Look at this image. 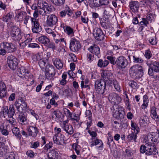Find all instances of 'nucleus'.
<instances>
[{
	"mask_svg": "<svg viewBox=\"0 0 159 159\" xmlns=\"http://www.w3.org/2000/svg\"><path fill=\"white\" fill-rule=\"evenodd\" d=\"M140 150L141 153H145L147 156L156 155L158 153L156 146L149 143H146L144 145H142L140 147Z\"/></svg>",
	"mask_w": 159,
	"mask_h": 159,
	"instance_id": "nucleus-1",
	"label": "nucleus"
},
{
	"mask_svg": "<svg viewBox=\"0 0 159 159\" xmlns=\"http://www.w3.org/2000/svg\"><path fill=\"white\" fill-rule=\"evenodd\" d=\"M143 67L138 65L131 66L129 70V73L131 77L136 78L140 75H143Z\"/></svg>",
	"mask_w": 159,
	"mask_h": 159,
	"instance_id": "nucleus-2",
	"label": "nucleus"
},
{
	"mask_svg": "<svg viewBox=\"0 0 159 159\" xmlns=\"http://www.w3.org/2000/svg\"><path fill=\"white\" fill-rule=\"evenodd\" d=\"M17 111L19 112L25 111L27 109V106L25 99L22 97L16 100L14 104Z\"/></svg>",
	"mask_w": 159,
	"mask_h": 159,
	"instance_id": "nucleus-3",
	"label": "nucleus"
},
{
	"mask_svg": "<svg viewBox=\"0 0 159 159\" xmlns=\"http://www.w3.org/2000/svg\"><path fill=\"white\" fill-rule=\"evenodd\" d=\"M106 83L101 80H98L95 82V89L97 93L99 94H103L106 89Z\"/></svg>",
	"mask_w": 159,
	"mask_h": 159,
	"instance_id": "nucleus-4",
	"label": "nucleus"
},
{
	"mask_svg": "<svg viewBox=\"0 0 159 159\" xmlns=\"http://www.w3.org/2000/svg\"><path fill=\"white\" fill-rule=\"evenodd\" d=\"M10 35L12 39L15 41H20L22 37L20 30L16 26L12 27Z\"/></svg>",
	"mask_w": 159,
	"mask_h": 159,
	"instance_id": "nucleus-5",
	"label": "nucleus"
},
{
	"mask_svg": "<svg viewBox=\"0 0 159 159\" xmlns=\"http://www.w3.org/2000/svg\"><path fill=\"white\" fill-rule=\"evenodd\" d=\"M108 98L109 101L114 105L118 104L121 101V97L115 92L111 93L109 95Z\"/></svg>",
	"mask_w": 159,
	"mask_h": 159,
	"instance_id": "nucleus-6",
	"label": "nucleus"
},
{
	"mask_svg": "<svg viewBox=\"0 0 159 159\" xmlns=\"http://www.w3.org/2000/svg\"><path fill=\"white\" fill-rule=\"evenodd\" d=\"M45 70L46 78L48 80H51L56 74L54 67L52 65H47Z\"/></svg>",
	"mask_w": 159,
	"mask_h": 159,
	"instance_id": "nucleus-7",
	"label": "nucleus"
},
{
	"mask_svg": "<svg viewBox=\"0 0 159 159\" xmlns=\"http://www.w3.org/2000/svg\"><path fill=\"white\" fill-rule=\"evenodd\" d=\"M7 63L9 67L12 70L16 69L18 65L17 59L14 56L11 55L7 58Z\"/></svg>",
	"mask_w": 159,
	"mask_h": 159,
	"instance_id": "nucleus-8",
	"label": "nucleus"
},
{
	"mask_svg": "<svg viewBox=\"0 0 159 159\" xmlns=\"http://www.w3.org/2000/svg\"><path fill=\"white\" fill-rule=\"evenodd\" d=\"M116 63L117 67L121 69L125 68L128 64L127 59L123 56L118 57L116 59Z\"/></svg>",
	"mask_w": 159,
	"mask_h": 159,
	"instance_id": "nucleus-9",
	"label": "nucleus"
},
{
	"mask_svg": "<svg viewBox=\"0 0 159 159\" xmlns=\"http://www.w3.org/2000/svg\"><path fill=\"white\" fill-rule=\"evenodd\" d=\"M81 45L80 42L75 39L70 40V48L72 52H76L81 48Z\"/></svg>",
	"mask_w": 159,
	"mask_h": 159,
	"instance_id": "nucleus-10",
	"label": "nucleus"
},
{
	"mask_svg": "<svg viewBox=\"0 0 159 159\" xmlns=\"http://www.w3.org/2000/svg\"><path fill=\"white\" fill-rule=\"evenodd\" d=\"M0 47L4 48L9 53H12L16 50L13 44L7 42H3L0 44Z\"/></svg>",
	"mask_w": 159,
	"mask_h": 159,
	"instance_id": "nucleus-11",
	"label": "nucleus"
},
{
	"mask_svg": "<svg viewBox=\"0 0 159 159\" xmlns=\"http://www.w3.org/2000/svg\"><path fill=\"white\" fill-rule=\"evenodd\" d=\"M93 34L95 39L98 41L103 40L105 36L102 31L100 28H95L93 30Z\"/></svg>",
	"mask_w": 159,
	"mask_h": 159,
	"instance_id": "nucleus-12",
	"label": "nucleus"
},
{
	"mask_svg": "<svg viewBox=\"0 0 159 159\" xmlns=\"http://www.w3.org/2000/svg\"><path fill=\"white\" fill-rule=\"evenodd\" d=\"M58 21L57 17L54 14L48 16L47 20V24L50 27H52L55 25Z\"/></svg>",
	"mask_w": 159,
	"mask_h": 159,
	"instance_id": "nucleus-13",
	"label": "nucleus"
},
{
	"mask_svg": "<svg viewBox=\"0 0 159 159\" xmlns=\"http://www.w3.org/2000/svg\"><path fill=\"white\" fill-rule=\"evenodd\" d=\"M31 20L34 25L32 28L33 32L34 33H37L40 32L42 29L41 27L40 26L38 20L34 18H31Z\"/></svg>",
	"mask_w": 159,
	"mask_h": 159,
	"instance_id": "nucleus-14",
	"label": "nucleus"
},
{
	"mask_svg": "<svg viewBox=\"0 0 159 159\" xmlns=\"http://www.w3.org/2000/svg\"><path fill=\"white\" fill-rule=\"evenodd\" d=\"M65 136L62 134L55 135L53 137L54 143L60 145H63L65 143Z\"/></svg>",
	"mask_w": 159,
	"mask_h": 159,
	"instance_id": "nucleus-15",
	"label": "nucleus"
},
{
	"mask_svg": "<svg viewBox=\"0 0 159 159\" xmlns=\"http://www.w3.org/2000/svg\"><path fill=\"white\" fill-rule=\"evenodd\" d=\"M45 4H44L42 8H40V9L38 11L39 14L42 16H46L47 14H49L52 11L51 6L48 5L46 2H45Z\"/></svg>",
	"mask_w": 159,
	"mask_h": 159,
	"instance_id": "nucleus-16",
	"label": "nucleus"
},
{
	"mask_svg": "<svg viewBox=\"0 0 159 159\" xmlns=\"http://www.w3.org/2000/svg\"><path fill=\"white\" fill-rule=\"evenodd\" d=\"M27 130L28 135L34 138L36 137L39 133L38 129L36 127L30 126L27 128Z\"/></svg>",
	"mask_w": 159,
	"mask_h": 159,
	"instance_id": "nucleus-17",
	"label": "nucleus"
},
{
	"mask_svg": "<svg viewBox=\"0 0 159 159\" xmlns=\"http://www.w3.org/2000/svg\"><path fill=\"white\" fill-rule=\"evenodd\" d=\"M113 76L111 72L108 71H104L101 73V80H102L103 81L106 82L108 80L110 81L111 79H112Z\"/></svg>",
	"mask_w": 159,
	"mask_h": 159,
	"instance_id": "nucleus-18",
	"label": "nucleus"
},
{
	"mask_svg": "<svg viewBox=\"0 0 159 159\" xmlns=\"http://www.w3.org/2000/svg\"><path fill=\"white\" fill-rule=\"evenodd\" d=\"M8 153L7 146L4 142H0V157L6 156Z\"/></svg>",
	"mask_w": 159,
	"mask_h": 159,
	"instance_id": "nucleus-19",
	"label": "nucleus"
},
{
	"mask_svg": "<svg viewBox=\"0 0 159 159\" xmlns=\"http://www.w3.org/2000/svg\"><path fill=\"white\" fill-rule=\"evenodd\" d=\"M139 5V2L137 1H131L129 3L130 9L133 12H138Z\"/></svg>",
	"mask_w": 159,
	"mask_h": 159,
	"instance_id": "nucleus-20",
	"label": "nucleus"
},
{
	"mask_svg": "<svg viewBox=\"0 0 159 159\" xmlns=\"http://www.w3.org/2000/svg\"><path fill=\"white\" fill-rule=\"evenodd\" d=\"M89 50L93 54L96 55H98L100 53L99 47L96 45H94L93 46H91L88 48Z\"/></svg>",
	"mask_w": 159,
	"mask_h": 159,
	"instance_id": "nucleus-21",
	"label": "nucleus"
},
{
	"mask_svg": "<svg viewBox=\"0 0 159 159\" xmlns=\"http://www.w3.org/2000/svg\"><path fill=\"white\" fill-rule=\"evenodd\" d=\"M150 67L152 69L154 72H159V61H152L150 64Z\"/></svg>",
	"mask_w": 159,
	"mask_h": 159,
	"instance_id": "nucleus-22",
	"label": "nucleus"
},
{
	"mask_svg": "<svg viewBox=\"0 0 159 159\" xmlns=\"http://www.w3.org/2000/svg\"><path fill=\"white\" fill-rule=\"evenodd\" d=\"M158 132L152 133L149 136L150 139L153 142L157 143L159 141V130Z\"/></svg>",
	"mask_w": 159,
	"mask_h": 159,
	"instance_id": "nucleus-23",
	"label": "nucleus"
},
{
	"mask_svg": "<svg viewBox=\"0 0 159 159\" xmlns=\"http://www.w3.org/2000/svg\"><path fill=\"white\" fill-rule=\"evenodd\" d=\"M156 108L152 107L151 110V116L152 118L156 121H159V116L157 114Z\"/></svg>",
	"mask_w": 159,
	"mask_h": 159,
	"instance_id": "nucleus-24",
	"label": "nucleus"
},
{
	"mask_svg": "<svg viewBox=\"0 0 159 159\" xmlns=\"http://www.w3.org/2000/svg\"><path fill=\"white\" fill-rule=\"evenodd\" d=\"M114 12V10L111 7H107L104 9L103 14L104 15L109 17L113 15Z\"/></svg>",
	"mask_w": 159,
	"mask_h": 159,
	"instance_id": "nucleus-25",
	"label": "nucleus"
},
{
	"mask_svg": "<svg viewBox=\"0 0 159 159\" xmlns=\"http://www.w3.org/2000/svg\"><path fill=\"white\" fill-rule=\"evenodd\" d=\"M88 3L89 6L92 8L100 7L99 0H89Z\"/></svg>",
	"mask_w": 159,
	"mask_h": 159,
	"instance_id": "nucleus-26",
	"label": "nucleus"
},
{
	"mask_svg": "<svg viewBox=\"0 0 159 159\" xmlns=\"http://www.w3.org/2000/svg\"><path fill=\"white\" fill-rule=\"evenodd\" d=\"M60 13V16L62 17L65 16L66 14L68 16H70L73 13L72 11L68 7H66L65 10L61 11Z\"/></svg>",
	"mask_w": 159,
	"mask_h": 159,
	"instance_id": "nucleus-27",
	"label": "nucleus"
},
{
	"mask_svg": "<svg viewBox=\"0 0 159 159\" xmlns=\"http://www.w3.org/2000/svg\"><path fill=\"white\" fill-rule=\"evenodd\" d=\"M92 141L90 142V146L92 147L94 146H96L99 144H101L99 147H102L103 146V143H102L101 140L98 139H95V138H92Z\"/></svg>",
	"mask_w": 159,
	"mask_h": 159,
	"instance_id": "nucleus-28",
	"label": "nucleus"
},
{
	"mask_svg": "<svg viewBox=\"0 0 159 159\" xmlns=\"http://www.w3.org/2000/svg\"><path fill=\"white\" fill-rule=\"evenodd\" d=\"M52 61L54 62V65L57 69H61L62 68L63 64L61 60L58 58H56L55 59H53Z\"/></svg>",
	"mask_w": 159,
	"mask_h": 159,
	"instance_id": "nucleus-29",
	"label": "nucleus"
},
{
	"mask_svg": "<svg viewBox=\"0 0 159 159\" xmlns=\"http://www.w3.org/2000/svg\"><path fill=\"white\" fill-rule=\"evenodd\" d=\"M63 129L69 134H72L74 132V130L72 126L69 125H67L62 126Z\"/></svg>",
	"mask_w": 159,
	"mask_h": 159,
	"instance_id": "nucleus-30",
	"label": "nucleus"
},
{
	"mask_svg": "<svg viewBox=\"0 0 159 159\" xmlns=\"http://www.w3.org/2000/svg\"><path fill=\"white\" fill-rule=\"evenodd\" d=\"M149 24V23L145 18H142V20L139 23V25L140 26L139 29H141V31H142L143 28L145 26H147Z\"/></svg>",
	"mask_w": 159,
	"mask_h": 159,
	"instance_id": "nucleus-31",
	"label": "nucleus"
},
{
	"mask_svg": "<svg viewBox=\"0 0 159 159\" xmlns=\"http://www.w3.org/2000/svg\"><path fill=\"white\" fill-rule=\"evenodd\" d=\"M148 117L145 115L141 117L139 120V124L141 126H145L147 124Z\"/></svg>",
	"mask_w": 159,
	"mask_h": 159,
	"instance_id": "nucleus-32",
	"label": "nucleus"
},
{
	"mask_svg": "<svg viewBox=\"0 0 159 159\" xmlns=\"http://www.w3.org/2000/svg\"><path fill=\"white\" fill-rule=\"evenodd\" d=\"M109 64V61L107 60L103 61L102 59H99L98 62V66L100 67H105Z\"/></svg>",
	"mask_w": 159,
	"mask_h": 159,
	"instance_id": "nucleus-33",
	"label": "nucleus"
},
{
	"mask_svg": "<svg viewBox=\"0 0 159 159\" xmlns=\"http://www.w3.org/2000/svg\"><path fill=\"white\" fill-rule=\"evenodd\" d=\"M12 132L13 134L18 139H20L21 137V135L19 128L17 127L13 128L12 129Z\"/></svg>",
	"mask_w": 159,
	"mask_h": 159,
	"instance_id": "nucleus-34",
	"label": "nucleus"
},
{
	"mask_svg": "<svg viewBox=\"0 0 159 159\" xmlns=\"http://www.w3.org/2000/svg\"><path fill=\"white\" fill-rule=\"evenodd\" d=\"M137 135L136 134L134 133L133 132H132L130 134H129L127 137L128 140L129 141H134L135 142H137L136 139H137Z\"/></svg>",
	"mask_w": 159,
	"mask_h": 159,
	"instance_id": "nucleus-35",
	"label": "nucleus"
},
{
	"mask_svg": "<svg viewBox=\"0 0 159 159\" xmlns=\"http://www.w3.org/2000/svg\"><path fill=\"white\" fill-rule=\"evenodd\" d=\"M46 47L48 48H51L53 50L56 49L57 46H56L55 43L52 42H51L49 39L47 43L45 45Z\"/></svg>",
	"mask_w": 159,
	"mask_h": 159,
	"instance_id": "nucleus-36",
	"label": "nucleus"
},
{
	"mask_svg": "<svg viewBox=\"0 0 159 159\" xmlns=\"http://www.w3.org/2000/svg\"><path fill=\"white\" fill-rule=\"evenodd\" d=\"M49 40L47 36L42 35L38 38V40L41 43L45 46Z\"/></svg>",
	"mask_w": 159,
	"mask_h": 159,
	"instance_id": "nucleus-37",
	"label": "nucleus"
},
{
	"mask_svg": "<svg viewBox=\"0 0 159 159\" xmlns=\"http://www.w3.org/2000/svg\"><path fill=\"white\" fill-rule=\"evenodd\" d=\"M27 13L26 12L21 11L16 16L17 20L19 21H22L24 19L25 16L26 17V15Z\"/></svg>",
	"mask_w": 159,
	"mask_h": 159,
	"instance_id": "nucleus-38",
	"label": "nucleus"
},
{
	"mask_svg": "<svg viewBox=\"0 0 159 159\" xmlns=\"http://www.w3.org/2000/svg\"><path fill=\"white\" fill-rule=\"evenodd\" d=\"M143 99V103L142 105V109H145L148 105L149 100L147 95H144Z\"/></svg>",
	"mask_w": 159,
	"mask_h": 159,
	"instance_id": "nucleus-39",
	"label": "nucleus"
},
{
	"mask_svg": "<svg viewBox=\"0 0 159 159\" xmlns=\"http://www.w3.org/2000/svg\"><path fill=\"white\" fill-rule=\"evenodd\" d=\"M111 81L113 83V86L116 91L120 92L121 91L120 87L118 82L116 80H113V81Z\"/></svg>",
	"mask_w": 159,
	"mask_h": 159,
	"instance_id": "nucleus-40",
	"label": "nucleus"
},
{
	"mask_svg": "<svg viewBox=\"0 0 159 159\" xmlns=\"http://www.w3.org/2000/svg\"><path fill=\"white\" fill-rule=\"evenodd\" d=\"M15 113V111L13 106H10L7 112V114L9 117H12Z\"/></svg>",
	"mask_w": 159,
	"mask_h": 159,
	"instance_id": "nucleus-41",
	"label": "nucleus"
},
{
	"mask_svg": "<svg viewBox=\"0 0 159 159\" xmlns=\"http://www.w3.org/2000/svg\"><path fill=\"white\" fill-rule=\"evenodd\" d=\"M18 122L22 125H24L26 122V118L25 116L22 115L19 116L18 119Z\"/></svg>",
	"mask_w": 159,
	"mask_h": 159,
	"instance_id": "nucleus-42",
	"label": "nucleus"
},
{
	"mask_svg": "<svg viewBox=\"0 0 159 159\" xmlns=\"http://www.w3.org/2000/svg\"><path fill=\"white\" fill-rule=\"evenodd\" d=\"M46 60L43 59H40L39 60L38 64L42 70L44 69L45 67L46 68V64L48 65L47 63H46Z\"/></svg>",
	"mask_w": 159,
	"mask_h": 159,
	"instance_id": "nucleus-43",
	"label": "nucleus"
},
{
	"mask_svg": "<svg viewBox=\"0 0 159 159\" xmlns=\"http://www.w3.org/2000/svg\"><path fill=\"white\" fill-rule=\"evenodd\" d=\"M51 1L57 6H61L64 4L65 0H51Z\"/></svg>",
	"mask_w": 159,
	"mask_h": 159,
	"instance_id": "nucleus-44",
	"label": "nucleus"
},
{
	"mask_svg": "<svg viewBox=\"0 0 159 159\" xmlns=\"http://www.w3.org/2000/svg\"><path fill=\"white\" fill-rule=\"evenodd\" d=\"M45 159H57L56 156V154L54 151H52L49 152L48 155V158Z\"/></svg>",
	"mask_w": 159,
	"mask_h": 159,
	"instance_id": "nucleus-45",
	"label": "nucleus"
},
{
	"mask_svg": "<svg viewBox=\"0 0 159 159\" xmlns=\"http://www.w3.org/2000/svg\"><path fill=\"white\" fill-rule=\"evenodd\" d=\"M100 21L101 26L105 29H107L109 26V22L108 21H106V20H101L100 19Z\"/></svg>",
	"mask_w": 159,
	"mask_h": 159,
	"instance_id": "nucleus-46",
	"label": "nucleus"
},
{
	"mask_svg": "<svg viewBox=\"0 0 159 159\" xmlns=\"http://www.w3.org/2000/svg\"><path fill=\"white\" fill-rule=\"evenodd\" d=\"M8 110V108L7 106H4L3 107V109H2V111L0 112L1 116H2V117L3 116L5 117V115H6L7 114V112Z\"/></svg>",
	"mask_w": 159,
	"mask_h": 159,
	"instance_id": "nucleus-47",
	"label": "nucleus"
},
{
	"mask_svg": "<svg viewBox=\"0 0 159 159\" xmlns=\"http://www.w3.org/2000/svg\"><path fill=\"white\" fill-rule=\"evenodd\" d=\"M64 30L68 35L71 34L73 33V30L70 27L66 26L64 28Z\"/></svg>",
	"mask_w": 159,
	"mask_h": 159,
	"instance_id": "nucleus-48",
	"label": "nucleus"
},
{
	"mask_svg": "<svg viewBox=\"0 0 159 159\" xmlns=\"http://www.w3.org/2000/svg\"><path fill=\"white\" fill-rule=\"evenodd\" d=\"M70 118L72 121L75 120L77 122H79L80 120V118L78 115V114L77 115L75 113H73L72 117Z\"/></svg>",
	"mask_w": 159,
	"mask_h": 159,
	"instance_id": "nucleus-49",
	"label": "nucleus"
},
{
	"mask_svg": "<svg viewBox=\"0 0 159 159\" xmlns=\"http://www.w3.org/2000/svg\"><path fill=\"white\" fill-rule=\"evenodd\" d=\"M128 84L129 86L133 89H136L138 88L137 84L134 80H130Z\"/></svg>",
	"mask_w": 159,
	"mask_h": 159,
	"instance_id": "nucleus-50",
	"label": "nucleus"
},
{
	"mask_svg": "<svg viewBox=\"0 0 159 159\" xmlns=\"http://www.w3.org/2000/svg\"><path fill=\"white\" fill-rule=\"evenodd\" d=\"M107 59L109 60L111 64L115 65L116 64V60L115 61L116 58L111 56H108L107 57Z\"/></svg>",
	"mask_w": 159,
	"mask_h": 159,
	"instance_id": "nucleus-51",
	"label": "nucleus"
},
{
	"mask_svg": "<svg viewBox=\"0 0 159 159\" xmlns=\"http://www.w3.org/2000/svg\"><path fill=\"white\" fill-rule=\"evenodd\" d=\"M149 41L150 44L152 45H156L157 42L156 40V36L150 38Z\"/></svg>",
	"mask_w": 159,
	"mask_h": 159,
	"instance_id": "nucleus-52",
	"label": "nucleus"
},
{
	"mask_svg": "<svg viewBox=\"0 0 159 159\" xmlns=\"http://www.w3.org/2000/svg\"><path fill=\"white\" fill-rule=\"evenodd\" d=\"M133 61L134 62L141 63L143 62V60L140 57H136L134 56H133Z\"/></svg>",
	"mask_w": 159,
	"mask_h": 159,
	"instance_id": "nucleus-53",
	"label": "nucleus"
},
{
	"mask_svg": "<svg viewBox=\"0 0 159 159\" xmlns=\"http://www.w3.org/2000/svg\"><path fill=\"white\" fill-rule=\"evenodd\" d=\"M125 93V103L127 107V108L129 109V106H130V103L129 101V99L128 98V97L127 95V94L125 93Z\"/></svg>",
	"mask_w": 159,
	"mask_h": 159,
	"instance_id": "nucleus-54",
	"label": "nucleus"
},
{
	"mask_svg": "<svg viewBox=\"0 0 159 159\" xmlns=\"http://www.w3.org/2000/svg\"><path fill=\"white\" fill-rule=\"evenodd\" d=\"M30 147L31 148L36 149L39 146V143L38 141L32 142L31 143Z\"/></svg>",
	"mask_w": 159,
	"mask_h": 159,
	"instance_id": "nucleus-55",
	"label": "nucleus"
},
{
	"mask_svg": "<svg viewBox=\"0 0 159 159\" xmlns=\"http://www.w3.org/2000/svg\"><path fill=\"white\" fill-rule=\"evenodd\" d=\"M12 17V15L10 13H8L7 15L5 16L3 18V21L7 22L9 19H10Z\"/></svg>",
	"mask_w": 159,
	"mask_h": 159,
	"instance_id": "nucleus-56",
	"label": "nucleus"
},
{
	"mask_svg": "<svg viewBox=\"0 0 159 159\" xmlns=\"http://www.w3.org/2000/svg\"><path fill=\"white\" fill-rule=\"evenodd\" d=\"M63 110L65 114H67L66 116H68V117L70 118L72 117L73 112H70L69 110L66 108H64Z\"/></svg>",
	"mask_w": 159,
	"mask_h": 159,
	"instance_id": "nucleus-57",
	"label": "nucleus"
},
{
	"mask_svg": "<svg viewBox=\"0 0 159 159\" xmlns=\"http://www.w3.org/2000/svg\"><path fill=\"white\" fill-rule=\"evenodd\" d=\"M118 116H119V117L120 119H122L124 118V116L125 114V112L123 111V110H120L118 111Z\"/></svg>",
	"mask_w": 159,
	"mask_h": 159,
	"instance_id": "nucleus-58",
	"label": "nucleus"
},
{
	"mask_svg": "<svg viewBox=\"0 0 159 159\" xmlns=\"http://www.w3.org/2000/svg\"><path fill=\"white\" fill-rule=\"evenodd\" d=\"M100 6L103 5H107L109 3V0H99Z\"/></svg>",
	"mask_w": 159,
	"mask_h": 159,
	"instance_id": "nucleus-59",
	"label": "nucleus"
},
{
	"mask_svg": "<svg viewBox=\"0 0 159 159\" xmlns=\"http://www.w3.org/2000/svg\"><path fill=\"white\" fill-rule=\"evenodd\" d=\"M153 18V16L151 14H149L147 15L145 18L147 20L148 22L149 23V22L151 23L152 22V20Z\"/></svg>",
	"mask_w": 159,
	"mask_h": 159,
	"instance_id": "nucleus-60",
	"label": "nucleus"
},
{
	"mask_svg": "<svg viewBox=\"0 0 159 159\" xmlns=\"http://www.w3.org/2000/svg\"><path fill=\"white\" fill-rule=\"evenodd\" d=\"M15 158V155L13 153H11L8 155H6V156L4 159H14Z\"/></svg>",
	"mask_w": 159,
	"mask_h": 159,
	"instance_id": "nucleus-61",
	"label": "nucleus"
},
{
	"mask_svg": "<svg viewBox=\"0 0 159 159\" xmlns=\"http://www.w3.org/2000/svg\"><path fill=\"white\" fill-rule=\"evenodd\" d=\"M6 89L0 90V97L1 98L4 97L6 95Z\"/></svg>",
	"mask_w": 159,
	"mask_h": 159,
	"instance_id": "nucleus-62",
	"label": "nucleus"
},
{
	"mask_svg": "<svg viewBox=\"0 0 159 159\" xmlns=\"http://www.w3.org/2000/svg\"><path fill=\"white\" fill-rule=\"evenodd\" d=\"M58 111H53L52 113V117L53 118H58L59 117L58 114L57 113Z\"/></svg>",
	"mask_w": 159,
	"mask_h": 159,
	"instance_id": "nucleus-63",
	"label": "nucleus"
},
{
	"mask_svg": "<svg viewBox=\"0 0 159 159\" xmlns=\"http://www.w3.org/2000/svg\"><path fill=\"white\" fill-rule=\"evenodd\" d=\"M8 125L5 124L4 123L0 125V131L8 129Z\"/></svg>",
	"mask_w": 159,
	"mask_h": 159,
	"instance_id": "nucleus-64",
	"label": "nucleus"
}]
</instances>
